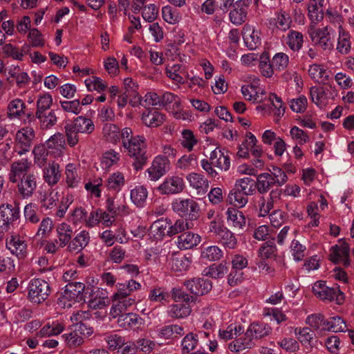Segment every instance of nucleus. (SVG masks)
Here are the masks:
<instances>
[{"mask_svg": "<svg viewBox=\"0 0 354 354\" xmlns=\"http://www.w3.org/2000/svg\"><path fill=\"white\" fill-rule=\"evenodd\" d=\"M128 155L134 159L133 166L136 170L141 169L146 164L148 157L145 147V138L136 136L122 145Z\"/></svg>", "mask_w": 354, "mask_h": 354, "instance_id": "obj_1", "label": "nucleus"}, {"mask_svg": "<svg viewBox=\"0 0 354 354\" xmlns=\"http://www.w3.org/2000/svg\"><path fill=\"white\" fill-rule=\"evenodd\" d=\"M173 210L186 221H195L199 217L200 207L192 198L177 199L172 203Z\"/></svg>", "mask_w": 354, "mask_h": 354, "instance_id": "obj_2", "label": "nucleus"}, {"mask_svg": "<svg viewBox=\"0 0 354 354\" xmlns=\"http://www.w3.org/2000/svg\"><path fill=\"white\" fill-rule=\"evenodd\" d=\"M50 292L49 284L41 279L31 280L28 286V298L34 303L40 304L44 301Z\"/></svg>", "mask_w": 354, "mask_h": 354, "instance_id": "obj_3", "label": "nucleus"}, {"mask_svg": "<svg viewBox=\"0 0 354 354\" xmlns=\"http://www.w3.org/2000/svg\"><path fill=\"white\" fill-rule=\"evenodd\" d=\"M20 216L19 203H3L0 205V230H7Z\"/></svg>", "mask_w": 354, "mask_h": 354, "instance_id": "obj_4", "label": "nucleus"}, {"mask_svg": "<svg viewBox=\"0 0 354 354\" xmlns=\"http://www.w3.org/2000/svg\"><path fill=\"white\" fill-rule=\"evenodd\" d=\"M313 293L322 300L332 301L335 299L340 304L343 300V293L340 292L338 288H333L328 287L326 282L319 281L316 282L313 286Z\"/></svg>", "mask_w": 354, "mask_h": 354, "instance_id": "obj_5", "label": "nucleus"}, {"mask_svg": "<svg viewBox=\"0 0 354 354\" xmlns=\"http://www.w3.org/2000/svg\"><path fill=\"white\" fill-rule=\"evenodd\" d=\"M338 243L330 248L329 259L335 264L342 261L344 266L348 267L351 263L349 245L342 239Z\"/></svg>", "mask_w": 354, "mask_h": 354, "instance_id": "obj_6", "label": "nucleus"}, {"mask_svg": "<svg viewBox=\"0 0 354 354\" xmlns=\"http://www.w3.org/2000/svg\"><path fill=\"white\" fill-rule=\"evenodd\" d=\"M34 138L35 131L30 127L23 128L17 131L15 148L16 150H18L19 155H22L30 150Z\"/></svg>", "mask_w": 354, "mask_h": 354, "instance_id": "obj_7", "label": "nucleus"}, {"mask_svg": "<svg viewBox=\"0 0 354 354\" xmlns=\"http://www.w3.org/2000/svg\"><path fill=\"white\" fill-rule=\"evenodd\" d=\"M185 188L184 180L177 176H169L160 184L157 189L162 194H176L183 192Z\"/></svg>", "mask_w": 354, "mask_h": 354, "instance_id": "obj_8", "label": "nucleus"}, {"mask_svg": "<svg viewBox=\"0 0 354 354\" xmlns=\"http://www.w3.org/2000/svg\"><path fill=\"white\" fill-rule=\"evenodd\" d=\"M170 162L169 159L163 156H156L152 165L147 169V172L152 180H157L165 175L169 169Z\"/></svg>", "mask_w": 354, "mask_h": 354, "instance_id": "obj_9", "label": "nucleus"}, {"mask_svg": "<svg viewBox=\"0 0 354 354\" xmlns=\"http://www.w3.org/2000/svg\"><path fill=\"white\" fill-rule=\"evenodd\" d=\"M37 187V176L32 173L24 174L17 185L18 192L23 198L31 196Z\"/></svg>", "mask_w": 354, "mask_h": 354, "instance_id": "obj_10", "label": "nucleus"}, {"mask_svg": "<svg viewBox=\"0 0 354 354\" xmlns=\"http://www.w3.org/2000/svg\"><path fill=\"white\" fill-rule=\"evenodd\" d=\"M85 285L78 281L69 282L66 286L62 294V299H67L69 301H81L83 300V292Z\"/></svg>", "mask_w": 354, "mask_h": 354, "instance_id": "obj_11", "label": "nucleus"}, {"mask_svg": "<svg viewBox=\"0 0 354 354\" xmlns=\"http://www.w3.org/2000/svg\"><path fill=\"white\" fill-rule=\"evenodd\" d=\"M6 248L19 259H24L27 255V245L19 235H12L6 239Z\"/></svg>", "mask_w": 354, "mask_h": 354, "instance_id": "obj_12", "label": "nucleus"}, {"mask_svg": "<svg viewBox=\"0 0 354 354\" xmlns=\"http://www.w3.org/2000/svg\"><path fill=\"white\" fill-rule=\"evenodd\" d=\"M272 331L271 327L266 323L254 322L251 324L245 335L250 340H257L263 338L270 334Z\"/></svg>", "mask_w": 354, "mask_h": 354, "instance_id": "obj_13", "label": "nucleus"}, {"mask_svg": "<svg viewBox=\"0 0 354 354\" xmlns=\"http://www.w3.org/2000/svg\"><path fill=\"white\" fill-rule=\"evenodd\" d=\"M26 106L21 99H14L8 106V116L10 119L19 118L22 115H26L30 120L34 118L32 113H26Z\"/></svg>", "mask_w": 354, "mask_h": 354, "instance_id": "obj_14", "label": "nucleus"}, {"mask_svg": "<svg viewBox=\"0 0 354 354\" xmlns=\"http://www.w3.org/2000/svg\"><path fill=\"white\" fill-rule=\"evenodd\" d=\"M332 28L325 26L322 28L317 29L314 33L315 37L311 35L312 39L315 37L317 39V44L327 52H330L333 49V44L330 39V32Z\"/></svg>", "mask_w": 354, "mask_h": 354, "instance_id": "obj_15", "label": "nucleus"}, {"mask_svg": "<svg viewBox=\"0 0 354 354\" xmlns=\"http://www.w3.org/2000/svg\"><path fill=\"white\" fill-rule=\"evenodd\" d=\"M247 14L248 8L245 7L244 2L236 1L233 4L232 10L230 12V20L234 25H241L245 21Z\"/></svg>", "mask_w": 354, "mask_h": 354, "instance_id": "obj_16", "label": "nucleus"}, {"mask_svg": "<svg viewBox=\"0 0 354 354\" xmlns=\"http://www.w3.org/2000/svg\"><path fill=\"white\" fill-rule=\"evenodd\" d=\"M201 242V236L192 232L180 234L178 237L177 245L180 250L192 249Z\"/></svg>", "mask_w": 354, "mask_h": 354, "instance_id": "obj_17", "label": "nucleus"}, {"mask_svg": "<svg viewBox=\"0 0 354 354\" xmlns=\"http://www.w3.org/2000/svg\"><path fill=\"white\" fill-rule=\"evenodd\" d=\"M118 325L124 329L138 328L143 324V319L136 313H124L118 318Z\"/></svg>", "mask_w": 354, "mask_h": 354, "instance_id": "obj_18", "label": "nucleus"}, {"mask_svg": "<svg viewBox=\"0 0 354 354\" xmlns=\"http://www.w3.org/2000/svg\"><path fill=\"white\" fill-rule=\"evenodd\" d=\"M142 120L147 127H158L163 124L165 115L157 111L148 109L142 113Z\"/></svg>", "mask_w": 354, "mask_h": 354, "instance_id": "obj_19", "label": "nucleus"}, {"mask_svg": "<svg viewBox=\"0 0 354 354\" xmlns=\"http://www.w3.org/2000/svg\"><path fill=\"white\" fill-rule=\"evenodd\" d=\"M214 167L218 168L221 170L227 171L230 166V158L221 151L218 148L215 149L212 151L209 157Z\"/></svg>", "mask_w": 354, "mask_h": 354, "instance_id": "obj_20", "label": "nucleus"}, {"mask_svg": "<svg viewBox=\"0 0 354 354\" xmlns=\"http://www.w3.org/2000/svg\"><path fill=\"white\" fill-rule=\"evenodd\" d=\"M89 241L90 236L88 232L86 230H83L71 241L68 245V249L71 252H80L88 245Z\"/></svg>", "mask_w": 354, "mask_h": 354, "instance_id": "obj_21", "label": "nucleus"}, {"mask_svg": "<svg viewBox=\"0 0 354 354\" xmlns=\"http://www.w3.org/2000/svg\"><path fill=\"white\" fill-rule=\"evenodd\" d=\"M190 185L198 190V193H205L209 188L208 180L201 174L191 173L187 176Z\"/></svg>", "mask_w": 354, "mask_h": 354, "instance_id": "obj_22", "label": "nucleus"}, {"mask_svg": "<svg viewBox=\"0 0 354 354\" xmlns=\"http://www.w3.org/2000/svg\"><path fill=\"white\" fill-rule=\"evenodd\" d=\"M74 129L80 133H91L95 129L93 121L83 116H79L73 121L70 122Z\"/></svg>", "mask_w": 354, "mask_h": 354, "instance_id": "obj_23", "label": "nucleus"}, {"mask_svg": "<svg viewBox=\"0 0 354 354\" xmlns=\"http://www.w3.org/2000/svg\"><path fill=\"white\" fill-rule=\"evenodd\" d=\"M56 230L58 237V241L56 242L59 243V247L64 248L66 245H68L73 235L71 227L67 223H62L57 227Z\"/></svg>", "mask_w": 354, "mask_h": 354, "instance_id": "obj_24", "label": "nucleus"}, {"mask_svg": "<svg viewBox=\"0 0 354 354\" xmlns=\"http://www.w3.org/2000/svg\"><path fill=\"white\" fill-rule=\"evenodd\" d=\"M255 183L256 189L261 194L267 193L274 185H277L271 176L268 175L266 172L259 174Z\"/></svg>", "mask_w": 354, "mask_h": 354, "instance_id": "obj_25", "label": "nucleus"}, {"mask_svg": "<svg viewBox=\"0 0 354 354\" xmlns=\"http://www.w3.org/2000/svg\"><path fill=\"white\" fill-rule=\"evenodd\" d=\"M59 168V165L53 162L44 169V178L49 185L53 186L59 181L61 176Z\"/></svg>", "mask_w": 354, "mask_h": 354, "instance_id": "obj_26", "label": "nucleus"}, {"mask_svg": "<svg viewBox=\"0 0 354 354\" xmlns=\"http://www.w3.org/2000/svg\"><path fill=\"white\" fill-rule=\"evenodd\" d=\"M183 335V327L177 324L165 326L159 331V336L165 339L178 338Z\"/></svg>", "mask_w": 354, "mask_h": 354, "instance_id": "obj_27", "label": "nucleus"}, {"mask_svg": "<svg viewBox=\"0 0 354 354\" xmlns=\"http://www.w3.org/2000/svg\"><path fill=\"white\" fill-rule=\"evenodd\" d=\"M309 75L313 79H321L320 83L333 88L332 84L329 82V75L327 74L326 70L320 65L313 64L310 66L308 70Z\"/></svg>", "mask_w": 354, "mask_h": 354, "instance_id": "obj_28", "label": "nucleus"}, {"mask_svg": "<svg viewBox=\"0 0 354 354\" xmlns=\"http://www.w3.org/2000/svg\"><path fill=\"white\" fill-rule=\"evenodd\" d=\"M191 313L189 304L179 303L171 305L168 310V315L171 318L180 319L187 317Z\"/></svg>", "mask_w": 354, "mask_h": 354, "instance_id": "obj_29", "label": "nucleus"}, {"mask_svg": "<svg viewBox=\"0 0 354 354\" xmlns=\"http://www.w3.org/2000/svg\"><path fill=\"white\" fill-rule=\"evenodd\" d=\"M227 263L222 261L219 264H212L204 270V274L214 279L223 278L227 272Z\"/></svg>", "mask_w": 354, "mask_h": 354, "instance_id": "obj_30", "label": "nucleus"}, {"mask_svg": "<svg viewBox=\"0 0 354 354\" xmlns=\"http://www.w3.org/2000/svg\"><path fill=\"white\" fill-rule=\"evenodd\" d=\"M339 37L336 49L339 53L346 55L350 52L351 48L350 35L348 32L344 30L341 26H339Z\"/></svg>", "mask_w": 354, "mask_h": 354, "instance_id": "obj_31", "label": "nucleus"}, {"mask_svg": "<svg viewBox=\"0 0 354 354\" xmlns=\"http://www.w3.org/2000/svg\"><path fill=\"white\" fill-rule=\"evenodd\" d=\"M35 117L39 120L40 127L42 129H48L55 125L57 118L55 111L50 110L39 114H35Z\"/></svg>", "mask_w": 354, "mask_h": 354, "instance_id": "obj_32", "label": "nucleus"}, {"mask_svg": "<svg viewBox=\"0 0 354 354\" xmlns=\"http://www.w3.org/2000/svg\"><path fill=\"white\" fill-rule=\"evenodd\" d=\"M234 187L248 196L253 195L256 192L255 181L248 177L237 180Z\"/></svg>", "mask_w": 354, "mask_h": 354, "instance_id": "obj_33", "label": "nucleus"}, {"mask_svg": "<svg viewBox=\"0 0 354 354\" xmlns=\"http://www.w3.org/2000/svg\"><path fill=\"white\" fill-rule=\"evenodd\" d=\"M248 195L241 192L239 188L234 187L229 193L228 201L230 204L240 208L247 204L248 201Z\"/></svg>", "mask_w": 354, "mask_h": 354, "instance_id": "obj_34", "label": "nucleus"}, {"mask_svg": "<svg viewBox=\"0 0 354 354\" xmlns=\"http://www.w3.org/2000/svg\"><path fill=\"white\" fill-rule=\"evenodd\" d=\"M102 132L104 137L110 142L117 143L120 140V129L114 124H105L103 127Z\"/></svg>", "mask_w": 354, "mask_h": 354, "instance_id": "obj_35", "label": "nucleus"}, {"mask_svg": "<svg viewBox=\"0 0 354 354\" xmlns=\"http://www.w3.org/2000/svg\"><path fill=\"white\" fill-rule=\"evenodd\" d=\"M304 43L303 35L295 30H290L287 35L286 44L293 51L299 50Z\"/></svg>", "mask_w": 354, "mask_h": 354, "instance_id": "obj_36", "label": "nucleus"}, {"mask_svg": "<svg viewBox=\"0 0 354 354\" xmlns=\"http://www.w3.org/2000/svg\"><path fill=\"white\" fill-rule=\"evenodd\" d=\"M104 340L110 351H115L121 348L125 345V339L117 333H110L105 336Z\"/></svg>", "mask_w": 354, "mask_h": 354, "instance_id": "obj_37", "label": "nucleus"}, {"mask_svg": "<svg viewBox=\"0 0 354 354\" xmlns=\"http://www.w3.org/2000/svg\"><path fill=\"white\" fill-rule=\"evenodd\" d=\"M295 335L301 344L308 343L313 346V341L315 336V333L308 327L296 328L295 329Z\"/></svg>", "mask_w": 354, "mask_h": 354, "instance_id": "obj_38", "label": "nucleus"}, {"mask_svg": "<svg viewBox=\"0 0 354 354\" xmlns=\"http://www.w3.org/2000/svg\"><path fill=\"white\" fill-rule=\"evenodd\" d=\"M200 341L196 335L192 332L187 333L181 342L182 351L183 353H189L195 349Z\"/></svg>", "mask_w": 354, "mask_h": 354, "instance_id": "obj_39", "label": "nucleus"}, {"mask_svg": "<svg viewBox=\"0 0 354 354\" xmlns=\"http://www.w3.org/2000/svg\"><path fill=\"white\" fill-rule=\"evenodd\" d=\"M227 219L232 221L235 227L242 228L245 224V218L243 214L233 207L228 208L227 211Z\"/></svg>", "mask_w": 354, "mask_h": 354, "instance_id": "obj_40", "label": "nucleus"}, {"mask_svg": "<svg viewBox=\"0 0 354 354\" xmlns=\"http://www.w3.org/2000/svg\"><path fill=\"white\" fill-rule=\"evenodd\" d=\"M28 48V46H24L21 50H19L11 44H7L3 46L2 51L7 57H12L14 59L22 60Z\"/></svg>", "mask_w": 354, "mask_h": 354, "instance_id": "obj_41", "label": "nucleus"}, {"mask_svg": "<svg viewBox=\"0 0 354 354\" xmlns=\"http://www.w3.org/2000/svg\"><path fill=\"white\" fill-rule=\"evenodd\" d=\"M217 237L220 243L226 248L233 249L236 246L237 241L236 237L226 227L220 232V234Z\"/></svg>", "mask_w": 354, "mask_h": 354, "instance_id": "obj_42", "label": "nucleus"}, {"mask_svg": "<svg viewBox=\"0 0 354 354\" xmlns=\"http://www.w3.org/2000/svg\"><path fill=\"white\" fill-rule=\"evenodd\" d=\"M176 165L178 168L182 170L195 168L198 165L197 157L194 153L184 155L178 159Z\"/></svg>", "mask_w": 354, "mask_h": 354, "instance_id": "obj_43", "label": "nucleus"}, {"mask_svg": "<svg viewBox=\"0 0 354 354\" xmlns=\"http://www.w3.org/2000/svg\"><path fill=\"white\" fill-rule=\"evenodd\" d=\"M228 344V348L232 352L239 353L244 351L246 348H251L254 346V341L250 340L246 337V341L242 342V337L236 338Z\"/></svg>", "mask_w": 354, "mask_h": 354, "instance_id": "obj_44", "label": "nucleus"}, {"mask_svg": "<svg viewBox=\"0 0 354 354\" xmlns=\"http://www.w3.org/2000/svg\"><path fill=\"white\" fill-rule=\"evenodd\" d=\"M147 197V191L143 186L136 187L131 192V199L138 207L142 206Z\"/></svg>", "mask_w": 354, "mask_h": 354, "instance_id": "obj_45", "label": "nucleus"}, {"mask_svg": "<svg viewBox=\"0 0 354 354\" xmlns=\"http://www.w3.org/2000/svg\"><path fill=\"white\" fill-rule=\"evenodd\" d=\"M243 333L241 326L231 324L225 330H219V337L223 340H228L236 337Z\"/></svg>", "mask_w": 354, "mask_h": 354, "instance_id": "obj_46", "label": "nucleus"}, {"mask_svg": "<svg viewBox=\"0 0 354 354\" xmlns=\"http://www.w3.org/2000/svg\"><path fill=\"white\" fill-rule=\"evenodd\" d=\"M259 35V32L254 29H249L244 33L243 39L250 49H255L260 44L261 39Z\"/></svg>", "mask_w": 354, "mask_h": 354, "instance_id": "obj_47", "label": "nucleus"}, {"mask_svg": "<svg viewBox=\"0 0 354 354\" xmlns=\"http://www.w3.org/2000/svg\"><path fill=\"white\" fill-rule=\"evenodd\" d=\"M53 104V98L48 93H45L39 97L37 101V111L35 114H41L48 112Z\"/></svg>", "mask_w": 354, "mask_h": 354, "instance_id": "obj_48", "label": "nucleus"}, {"mask_svg": "<svg viewBox=\"0 0 354 354\" xmlns=\"http://www.w3.org/2000/svg\"><path fill=\"white\" fill-rule=\"evenodd\" d=\"M267 173L268 175L271 176L278 187L282 186L288 180L286 171L278 167L272 166V169H269V172Z\"/></svg>", "mask_w": 354, "mask_h": 354, "instance_id": "obj_49", "label": "nucleus"}, {"mask_svg": "<svg viewBox=\"0 0 354 354\" xmlns=\"http://www.w3.org/2000/svg\"><path fill=\"white\" fill-rule=\"evenodd\" d=\"M189 228V225L186 220L178 219L174 224H169L168 229L167 230V235L172 236L179 233L182 234L183 232Z\"/></svg>", "mask_w": 354, "mask_h": 354, "instance_id": "obj_50", "label": "nucleus"}, {"mask_svg": "<svg viewBox=\"0 0 354 354\" xmlns=\"http://www.w3.org/2000/svg\"><path fill=\"white\" fill-rule=\"evenodd\" d=\"M124 179L122 174L120 172L114 173L109 177L106 181V187L109 189L118 191L124 185Z\"/></svg>", "mask_w": 354, "mask_h": 354, "instance_id": "obj_51", "label": "nucleus"}, {"mask_svg": "<svg viewBox=\"0 0 354 354\" xmlns=\"http://www.w3.org/2000/svg\"><path fill=\"white\" fill-rule=\"evenodd\" d=\"M201 257L209 261H217L223 257V252L218 246L212 245L205 248Z\"/></svg>", "mask_w": 354, "mask_h": 354, "instance_id": "obj_52", "label": "nucleus"}, {"mask_svg": "<svg viewBox=\"0 0 354 354\" xmlns=\"http://www.w3.org/2000/svg\"><path fill=\"white\" fill-rule=\"evenodd\" d=\"M66 180L68 185L71 187H77L80 178L76 173V169L72 164H68L66 168Z\"/></svg>", "mask_w": 354, "mask_h": 354, "instance_id": "obj_53", "label": "nucleus"}, {"mask_svg": "<svg viewBox=\"0 0 354 354\" xmlns=\"http://www.w3.org/2000/svg\"><path fill=\"white\" fill-rule=\"evenodd\" d=\"M196 143L197 140L192 131L186 129L182 132L181 145L184 148L191 151Z\"/></svg>", "mask_w": 354, "mask_h": 354, "instance_id": "obj_54", "label": "nucleus"}, {"mask_svg": "<svg viewBox=\"0 0 354 354\" xmlns=\"http://www.w3.org/2000/svg\"><path fill=\"white\" fill-rule=\"evenodd\" d=\"M64 129L67 143L70 147L75 146L79 142L80 133L74 129L70 122L66 124Z\"/></svg>", "mask_w": 354, "mask_h": 354, "instance_id": "obj_55", "label": "nucleus"}, {"mask_svg": "<svg viewBox=\"0 0 354 354\" xmlns=\"http://www.w3.org/2000/svg\"><path fill=\"white\" fill-rule=\"evenodd\" d=\"M276 20L277 28L283 31L288 30L292 22L290 16L283 10L278 13Z\"/></svg>", "mask_w": 354, "mask_h": 354, "instance_id": "obj_56", "label": "nucleus"}, {"mask_svg": "<svg viewBox=\"0 0 354 354\" xmlns=\"http://www.w3.org/2000/svg\"><path fill=\"white\" fill-rule=\"evenodd\" d=\"M162 14L164 20L171 24L178 22L180 18L177 10L169 6L162 8Z\"/></svg>", "mask_w": 354, "mask_h": 354, "instance_id": "obj_57", "label": "nucleus"}, {"mask_svg": "<svg viewBox=\"0 0 354 354\" xmlns=\"http://www.w3.org/2000/svg\"><path fill=\"white\" fill-rule=\"evenodd\" d=\"M37 207L32 203L26 205L24 207V214L27 222H30L32 224L37 223L40 218L37 213Z\"/></svg>", "mask_w": 354, "mask_h": 354, "instance_id": "obj_58", "label": "nucleus"}, {"mask_svg": "<svg viewBox=\"0 0 354 354\" xmlns=\"http://www.w3.org/2000/svg\"><path fill=\"white\" fill-rule=\"evenodd\" d=\"M190 261L185 256L176 257L172 259L171 268L175 272H182L190 266Z\"/></svg>", "mask_w": 354, "mask_h": 354, "instance_id": "obj_59", "label": "nucleus"}, {"mask_svg": "<svg viewBox=\"0 0 354 354\" xmlns=\"http://www.w3.org/2000/svg\"><path fill=\"white\" fill-rule=\"evenodd\" d=\"M277 248L274 241H268L263 244L259 249V255L261 259H269L275 255Z\"/></svg>", "mask_w": 354, "mask_h": 354, "instance_id": "obj_60", "label": "nucleus"}, {"mask_svg": "<svg viewBox=\"0 0 354 354\" xmlns=\"http://www.w3.org/2000/svg\"><path fill=\"white\" fill-rule=\"evenodd\" d=\"M33 154L35 162L39 165H44L48 156V152L44 145H38L33 149Z\"/></svg>", "mask_w": 354, "mask_h": 354, "instance_id": "obj_61", "label": "nucleus"}, {"mask_svg": "<svg viewBox=\"0 0 354 354\" xmlns=\"http://www.w3.org/2000/svg\"><path fill=\"white\" fill-rule=\"evenodd\" d=\"M30 162H29L27 160L15 161L11 165V172L22 176L24 174L28 173L30 168Z\"/></svg>", "mask_w": 354, "mask_h": 354, "instance_id": "obj_62", "label": "nucleus"}, {"mask_svg": "<svg viewBox=\"0 0 354 354\" xmlns=\"http://www.w3.org/2000/svg\"><path fill=\"white\" fill-rule=\"evenodd\" d=\"M272 64L276 70H284L289 62L288 56L283 53H277L272 58Z\"/></svg>", "mask_w": 354, "mask_h": 354, "instance_id": "obj_63", "label": "nucleus"}, {"mask_svg": "<svg viewBox=\"0 0 354 354\" xmlns=\"http://www.w3.org/2000/svg\"><path fill=\"white\" fill-rule=\"evenodd\" d=\"M67 345L71 348H75L84 343L83 338L79 335L77 331L71 332L62 336Z\"/></svg>", "mask_w": 354, "mask_h": 354, "instance_id": "obj_64", "label": "nucleus"}]
</instances>
